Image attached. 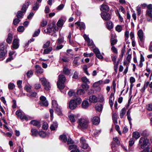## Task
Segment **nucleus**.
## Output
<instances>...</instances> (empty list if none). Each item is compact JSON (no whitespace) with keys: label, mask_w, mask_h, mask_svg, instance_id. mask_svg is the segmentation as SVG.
<instances>
[{"label":"nucleus","mask_w":152,"mask_h":152,"mask_svg":"<svg viewBox=\"0 0 152 152\" xmlns=\"http://www.w3.org/2000/svg\"><path fill=\"white\" fill-rule=\"evenodd\" d=\"M66 80V77L63 75H60L59 76V80L57 82L58 88L60 89L64 88V83Z\"/></svg>","instance_id":"f257e3e1"},{"label":"nucleus","mask_w":152,"mask_h":152,"mask_svg":"<svg viewBox=\"0 0 152 152\" xmlns=\"http://www.w3.org/2000/svg\"><path fill=\"white\" fill-rule=\"evenodd\" d=\"M40 81L46 90H48L50 89V84L45 78L42 77L40 78Z\"/></svg>","instance_id":"f03ea898"},{"label":"nucleus","mask_w":152,"mask_h":152,"mask_svg":"<svg viewBox=\"0 0 152 152\" xmlns=\"http://www.w3.org/2000/svg\"><path fill=\"white\" fill-rule=\"evenodd\" d=\"M89 121L87 119H80L79 121V124L80 127L83 129L86 128L88 126Z\"/></svg>","instance_id":"7ed1b4c3"},{"label":"nucleus","mask_w":152,"mask_h":152,"mask_svg":"<svg viewBox=\"0 0 152 152\" xmlns=\"http://www.w3.org/2000/svg\"><path fill=\"white\" fill-rule=\"evenodd\" d=\"M149 141V140L147 138L141 137L139 140V144L141 146V148H143L148 144Z\"/></svg>","instance_id":"20e7f679"},{"label":"nucleus","mask_w":152,"mask_h":152,"mask_svg":"<svg viewBox=\"0 0 152 152\" xmlns=\"http://www.w3.org/2000/svg\"><path fill=\"white\" fill-rule=\"evenodd\" d=\"M39 104L41 106H47L48 105V103L46 98L44 96H42L40 97Z\"/></svg>","instance_id":"39448f33"},{"label":"nucleus","mask_w":152,"mask_h":152,"mask_svg":"<svg viewBox=\"0 0 152 152\" xmlns=\"http://www.w3.org/2000/svg\"><path fill=\"white\" fill-rule=\"evenodd\" d=\"M137 35L139 38V41L141 42H143L144 41L143 32L142 29L139 30L137 32Z\"/></svg>","instance_id":"423d86ee"},{"label":"nucleus","mask_w":152,"mask_h":152,"mask_svg":"<svg viewBox=\"0 0 152 152\" xmlns=\"http://www.w3.org/2000/svg\"><path fill=\"white\" fill-rule=\"evenodd\" d=\"M3 46L0 45V60H3L4 58L6 52L4 50Z\"/></svg>","instance_id":"0eeeda50"},{"label":"nucleus","mask_w":152,"mask_h":152,"mask_svg":"<svg viewBox=\"0 0 152 152\" xmlns=\"http://www.w3.org/2000/svg\"><path fill=\"white\" fill-rule=\"evenodd\" d=\"M52 106L55 110L59 113L61 112V108L58 106L57 102L55 100H53L52 102Z\"/></svg>","instance_id":"6e6552de"},{"label":"nucleus","mask_w":152,"mask_h":152,"mask_svg":"<svg viewBox=\"0 0 152 152\" xmlns=\"http://www.w3.org/2000/svg\"><path fill=\"white\" fill-rule=\"evenodd\" d=\"M102 18L104 20H108L111 18V15L109 13H102L101 14Z\"/></svg>","instance_id":"1a4fd4ad"},{"label":"nucleus","mask_w":152,"mask_h":152,"mask_svg":"<svg viewBox=\"0 0 152 152\" xmlns=\"http://www.w3.org/2000/svg\"><path fill=\"white\" fill-rule=\"evenodd\" d=\"M80 142L81 144V147L84 149H86L88 147L87 144L86 143L85 140L83 137L80 139Z\"/></svg>","instance_id":"9d476101"},{"label":"nucleus","mask_w":152,"mask_h":152,"mask_svg":"<svg viewBox=\"0 0 152 152\" xmlns=\"http://www.w3.org/2000/svg\"><path fill=\"white\" fill-rule=\"evenodd\" d=\"M69 106L70 108L73 110L75 109L77 106V104L75 102V100H72L70 101Z\"/></svg>","instance_id":"9b49d317"},{"label":"nucleus","mask_w":152,"mask_h":152,"mask_svg":"<svg viewBox=\"0 0 152 152\" xmlns=\"http://www.w3.org/2000/svg\"><path fill=\"white\" fill-rule=\"evenodd\" d=\"M148 86L149 87L151 88L150 91H151V93L152 91H151V90L152 89V82L150 83L149 82H147L145 83L144 86L143 88L141 89V91L142 92H143L144 91L145 88H147Z\"/></svg>","instance_id":"f8f14e48"},{"label":"nucleus","mask_w":152,"mask_h":152,"mask_svg":"<svg viewBox=\"0 0 152 152\" xmlns=\"http://www.w3.org/2000/svg\"><path fill=\"white\" fill-rule=\"evenodd\" d=\"M19 41L17 39H14L12 42V47L13 49H17L19 46Z\"/></svg>","instance_id":"ddd939ff"},{"label":"nucleus","mask_w":152,"mask_h":152,"mask_svg":"<svg viewBox=\"0 0 152 152\" xmlns=\"http://www.w3.org/2000/svg\"><path fill=\"white\" fill-rule=\"evenodd\" d=\"M135 142V140L134 138H132L130 139L129 141V147L128 148V151H133V149L130 147L132 146L134 144Z\"/></svg>","instance_id":"4468645a"},{"label":"nucleus","mask_w":152,"mask_h":152,"mask_svg":"<svg viewBox=\"0 0 152 152\" xmlns=\"http://www.w3.org/2000/svg\"><path fill=\"white\" fill-rule=\"evenodd\" d=\"M93 124L95 125H97L100 122V118L99 117L95 116L92 119Z\"/></svg>","instance_id":"2eb2a0df"},{"label":"nucleus","mask_w":152,"mask_h":152,"mask_svg":"<svg viewBox=\"0 0 152 152\" xmlns=\"http://www.w3.org/2000/svg\"><path fill=\"white\" fill-rule=\"evenodd\" d=\"M100 10L103 12H108L109 10V8L108 6L103 4L101 6Z\"/></svg>","instance_id":"dca6fc26"},{"label":"nucleus","mask_w":152,"mask_h":152,"mask_svg":"<svg viewBox=\"0 0 152 152\" xmlns=\"http://www.w3.org/2000/svg\"><path fill=\"white\" fill-rule=\"evenodd\" d=\"M90 101L91 102L95 103L97 102V97L95 95H92L90 96Z\"/></svg>","instance_id":"f3484780"},{"label":"nucleus","mask_w":152,"mask_h":152,"mask_svg":"<svg viewBox=\"0 0 152 152\" xmlns=\"http://www.w3.org/2000/svg\"><path fill=\"white\" fill-rule=\"evenodd\" d=\"M36 72L38 73L41 74L43 72V69L39 65H36L35 66Z\"/></svg>","instance_id":"a211bd4d"},{"label":"nucleus","mask_w":152,"mask_h":152,"mask_svg":"<svg viewBox=\"0 0 152 152\" xmlns=\"http://www.w3.org/2000/svg\"><path fill=\"white\" fill-rule=\"evenodd\" d=\"M82 106L83 108L86 109L89 106V104L88 100H84L82 102Z\"/></svg>","instance_id":"6ab92c4d"},{"label":"nucleus","mask_w":152,"mask_h":152,"mask_svg":"<svg viewBox=\"0 0 152 152\" xmlns=\"http://www.w3.org/2000/svg\"><path fill=\"white\" fill-rule=\"evenodd\" d=\"M108 21L106 22V26L108 29L110 30L113 28V23L112 22L110 21Z\"/></svg>","instance_id":"aec40b11"},{"label":"nucleus","mask_w":152,"mask_h":152,"mask_svg":"<svg viewBox=\"0 0 152 152\" xmlns=\"http://www.w3.org/2000/svg\"><path fill=\"white\" fill-rule=\"evenodd\" d=\"M95 108L96 110L101 111L102 110L103 106L101 104H97L95 105Z\"/></svg>","instance_id":"412c9836"},{"label":"nucleus","mask_w":152,"mask_h":152,"mask_svg":"<svg viewBox=\"0 0 152 152\" xmlns=\"http://www.w3.org/2000/svg\"><path fill=\"white\" fill-rule=\"evenodd\" d=\"M140 136V133L137 132H133L132 133L133 138H134L136 140Z\"/></svg>","instance_id":"4be33fe9"},{"label":"nucleus","mask_w":152,"mask_h":152,"mask_svg":"<svg viewBox=\"0 0 152 152\" xmlns=\"http://www.w3.org/2000/svg\"><path fill=\"white\" fill-rule=\"evenodd\" d=\"M30 123L34 126H37L39 127L41 126L39 123L36 120H32L30 122Z\"/></svg>","instance_id":"5701e85b"},{"label":"nucleus","mask_w":152,"mask_h":152,"mask_svg":"<svg viewBox=\"0 0 152 152\" xmlns=\"http://www.w3.org/2000/svg\"><path fill=\"white\" fill-rule=\"evenodd\" d=\"M75 24H77L80 26V30L82 29H84L85 28V25L84 23H80L78 22H77L75 23Z\"/></svg>","instance_id":"b1692460"},{"label":"nucleus","mask_w":152,"mask_h":152,"mask_svg":"<svg viewBox=\"0 0 152 152\" xmlns=\"http://www.w3.org/2000/svg\"><path fill=\"white\" fill-rule=\"evenodd\" d=\"M69 118L71 121L72 122H75L77 119L76 116L72 114L69 115Z\"/></svg>","instance_id":"393cba45"},{"label":"nucleus","mask_w":152,"mask_h":152,"mask_svg":"<svg viewBox=\"0 0 152 152\" xmlns=\"http://www.w3.org/2000/svg\"><path fill=\"white\" fill-rule=\"evenodd\" d=\"M69 59L68 58L65 56L60 57V61H62L64 62H67L69 61Z\"/></svg>","instance_id":"a878e982"},{"label":"nucleus","mask_w":152,"mask_h":152,"mask_svg":"<svg viewBox=\"0 0 152 152\" xmlns=\"http://www.w3.org/2000/svg\"><path fill=\"white\" fill-rule=\"evenodd\" d=\"M12 39V35L11 34L9 33L7 39V42L9 44H10Z\"/></svg>","instance_id":"bb28decb"},{"label":"nucleus","mask_w":152,"mask_h":152,"mask_svg":"<svg viewBox=\"0 0 152 152\" xmlns=\"http://www.w3.org/2000/svg\"><path fill=\"white\" fill-rule=\"evenodd\" d=\"M58 124L57 123H54L50 126V129L52 131L55 130L58 127Z\"/></svg>","instance_id":"cd10ccee"},{"label":"nucleus","mask_w":152,"mask_h":152,"mask_svg":"<svg viewBox=\"0 0 152 152\" xmlns=\"http://www.w3.org/2000/svg\"><path fill=\"white\" fill-rule=\"evenodd\" d=\"M102 81L100 80L98 82H95L93 85V86L94 88H96L97 87H100V85L102 83Z\"/></svg>","instance_id":"c85d7f7f"},{"label":"nucleus","mask_w":152,"mask_h":152,"mask_svg":"<svg viewBox=\"0 0 152 152\" xmlns=\"http://www.w3.org/2000/svg\"><path fill=\"white\" fill-rule=\"evenodd\" d=\"M51 25L53 28V31L55 33L56 31H58V28L56 26L54 23H52L51 24Z\"/></svg>","instance_id":"c756f323"},{"label":"nucleus","mask_w":152,"mask_h":152,"mask_svg":"<svg viewBox=\"0 0 152 152\" xmlns=\"http://www.w3.org/2000/svg\"><path fill=\"white\" fill-rule=\"evenodd\" d=\"M111 38L110 40L111 45L113 46L114 45L116 44L117 40L115 39H114L113 37V35H111Z\"/></svg>","instance_id":"7c9ffc66"},{"label":"nucleus","mask_w":152,"mask_h":152,"mask_svg":"<svg viewBox=\"0 0 152 152\" xmlns=\"http://www.w3.org/2000/svg\"><path fill=\"white\" fill-rule=\"evenodd\" d=\"M126 109L125 108H123L121 110L120 113V117L121 118L124 117V115L126 113Z\"/></svg>","instance_id":"2f4dec72"},{"label":"nucleus","mask_w":152,"mask_h":152,"mask_svg":"<svg viewBox=\"0 0 152 152\" xmlns=\"http://www.w3.org/2000/svg\"><path fill=\"white\" fill-rule=\"evenodd\" d=\"M30 3L29 2H28L27 3H26V4H24L22 6V10L23 12H25L26 10V8L29 5Z\"/></svg>","instance_id":"473e14b6"},{"label":"nucleus","mask_w":152,"mask_h":152,"mask_svg":"<svg viewBox=\"0 0 152 152\" xmlns=\"http://www.w3.org/2000/svg\"><path fill=\"white\" fill-rule=\"evenodd\" d=\"M112 118L114 123L115 124H117V115L116 113H114L113 114Z\"/></svg>","instance_id":"72a5a7b5"},{"label":"nucleus","mask_w":152,"mask_h":152,"mask_svg":"<svg viewBox=\"0 0 152 152\" xmlns=\"http://www.w3.org/2000/svg\"><path fill=\"white\" fill-rule=\"evenodd\" d=\"M87 83H83L81 85V87L84 91H87L89 88V86L87 84Z\"/></svg>","instance_id":"f704fd0d"},{"label":"nucleus","mask_w":152,"mask_h":152,"mask_svg":"<svg viewBox=\"0 0 152 152\" xmlns=\"http://www.w3.org/2000/svg\"><path fill=\"white\" fill-rule=\"evenodd\" d=\"M63 72L64 74L68 75L70 74V71L68 67L65 66L64 68Z\"/></svg>","instance_id":"c9c22d12"},{"label":"nucleus","mask_w":152,"mask_h":152,"mask_svg":"<svg viewBox=\"0 0 152 152\" xmlns=\"http://www.w3.org/2000/svg\"><path fill=\"white\" fill-rule=\"evenodd\" d=\"M52 50V47H50L48 48L45 49L43 51L44 54H48Z\"/></svg>","instance_id":"e433bc0d"},{"label":"nucleus","mask_w":152,"mask_h":152,"mask_svg":"<svg viewBox=\"0 0 152 152\" xmlns=\"http://www.w3.org/2000/svg\"><path fill=\"white\" fill-rule=\"evenodd\" d=\"M60 140H62L64 142H66L67 141V138L65 135L63 134L60 135L59 137Z\"/></svg>","instance_id":"4c0bfd02"},{"label":"nucleus","mask_w":152,"mask_h":152,"mask_svg":"<svg viewBox=\"0 0 152 152\" xmlns=\"http://www.w3.org/2000/svg\"><path fill=\"white\" fill-rule=\"evenodd\" d=\"M77 93L78 95H83L85 93V91L82 89H79L77 90Z\"/></svg>","instance_id":"58836bf2"},{"label":"nucleus","mask_w":152,"mask_h":152,"mask_svg":"<svg viewBox=\"0 0 152 152\" xmlns=\"http://www.w3.org/2000/svg\"><path fill=\"white\" fill-rule=\"evenodd\" d=\"M31 86L30 85H26L24 87V89L27 92H30L31 91Z\"/></svg>","instance_id":"ea45409f"},{"label":"nucleus","mask_w":152,"mask_h":152,"mask_svg":"<svg viewBox=\"0 0 152 152\" xmlns=\"http://www.w3.org/2000/svg\"><path fill=\"white\" fill-rule=\"evenodd\" d=\"M20 118L22 120H25L26 121L28 120V118L24 113H23L20 116Z\"/></svg>","instance_id":"a19ab883"},{"label":"nucleus","mask_w":152,"mask_h":152,"mask_svg":"<svg viewBox=\"0 0 152 152\" xmlns=\"http://www.w3.org/2000/svg\"><path fill=\"white\" fill-rule=\"evenodd\" d=\"M15 86L13 83H10L8 84V87L9 89H13L15 88Z\"/></svg>","instance_id":"79ce46f5"},{"label":"nucleus","mask_w":152,"mask_h":152,"mask_svg":"<svg viewBox=\"0 0 152 152\" xmlns=\"http://www.w3.org/2000/svg\"><path fill=\"white\" fill-rule=\"evenodd\" d=\"M39 136L42 137H45L46 136V134L44 131H40L39 132Z\"/></svg>","instance_id":"37998d69"},{"label":"nucleus","mask_w":152,"mask_h":152,"mask_svg":"<svg viewBox=\"0 0 152 152\" xmlns=\"http://www.w3.org/2000/svg\"><path fill=\"white\" fill-rule=\"evenodd\" d=\"M63 20L62 19H60L58 21L57 24V26L59 27H62L63 25Z\"/></svg>","instance_id":"c03bdc74"},{"label":"nucleus","mask_w":152,"mask_h":152,"mask_svg":"<svg viewBox=\"0 0 152 152\" xmlns=\"http://www.w3.org/2000/svg\"><path fill=\"white\" fill-rule=\"evenodd\" d=\"M75 101V102L76 103L77 105L80 104L82 102L81 99L79 97L76 98V99H74Z\"/></svg>","instance_id":"a18cd8bd"},{"label":"nucleus","mask_w":152,"mask_h":152,"mask_svg":"<svg viewBox=\"0 0 152 152\" xmlns=\"http://www.w3.org/2000/svg\"><path fill=\"white\" fill-rule=\"evenodd\" d=\"M45 31L49 34H50L52 31H53V28L51 24L50 25L49 27L47 28L46 31L45 30Z\"/></svg>","instance_id":"49530a36"},{"label":"nucleus","mask_w":152,"mask_h":152,"mask_svg":"<svg viewBox=\"0 0 152 152\" xmlns=\"http://www.w3.org/2000/svg\"><path fill=\"white\" fill-rule=\"evenodd\" d=\"M130 52V50H128L127 53V57L126 59L127 60L129 61H130V59L131 58V54H129Z\"/></svg>","instance_id":"de8ad7c7"},{"label":"nucleus","mask_w":152,"mask_h":152,"mask_svg":"<svg viewBox=\"0 0 152 152\" xmlns=\"http://www.w3.org/2000/svg\"><path fill=\"white\" fill-rule=\"evenodd\" d=\"M122 26L120 25H118L115 28L116 30L118 32H120L122 30Z\"/></svg>","instance_id":"09e8293b"},{"label":"nucleus","mask_w":152,"mask_h":152,"mask_svg":"<svg viewBox=\"0 0 152 152\" xmlns=\"http://www.w3.org/2000/svg\"><path fill=\"white\" fill-rule=\"evenodd\" d=\"M136 10L137 11V15H140L141 12V7L139 6H138L136 7Z\"/></svg>","instance_id":"8fccbe9b"},{"label":"nucleus","mask_w":152,"mask_h":152,"mask_svg":"<svg viewBox=\"0 0 152 152\" xmlns=\"http://www.w3.org/2000/svg\"><path fill=\"white\" fill-rule=\"evenodd\" d=\"M32 135L34 136H35L37 135L38 134V132L35 129H32L31 130Z\"/></svg>","instance_id":"3c124183"},{"label":"nucleus","mask_w":152,"mask_h":152,"mask_svg":"<svg viewBox=\"0 0 152 152\" xmlns=\"http://www.w3.org/2000/svg\"><path fill=\"white\" fill-rule=\"evenodd\" d=\"M82 80L85 83H89V81L88 79L85 77H83L82 78Z\"/></svg>","instance_id":"603ef678"},{"label":"nucleus","mask_w":152,"mask_h":152,"mask_svg":"<svg viewBox=\"0 0 152 152\" xmlns=\"http://www.w3.org/2000/svg\"><path fill=\"white\" fill-rule=\"evenodd\" d=\"M40 29H38L37 31H35L33 35V37H36L40 33Z\"/></svg>","instance_id":"864d4df0"},{"label":"nucleus","mask_w":152,"mask_h":152,"mask_svg":"<svg viewBox=\"0 0 152 152\" xmlns=\"http://www.w3.org/2000/svg\"><path fill=\"white\" fill-rule=\"evenodd\" d=\"M146 15L152 18V11H146Z\"/></svg>","instance_id":"5fc2aeb1"},{"label":"nucleus","mask_w":152,"mask_h":152,"mask_svg":"<svg viewBox=\"0 0 152 152\" xmlns=\"http://www.w3.org/2000/svg\"><path fill=\"white\" fill-rule=\"evenodd\" d=\"M24 30V27L22 26H19L17 28L18 31L20 32H23Z\"/></svg>","instance_id":"6e6d98bb"},{"label":"nucleus","mask_w":152,"mask_h":152,"mask_svg":"<svg viewBox=\"0 0 152 152\" xmlns=\"http://www.w3.org/2000/svg\"><path fill=\"white\" fill-rule=\"evenodd\" d=\"M96 55V57L99 59H102L103 58V57L101 55L100 52L97 53Z\"/></svg>","instance_id":"4d7b16f0"},{"label":"nucleus","mask_w":152,"mask_h":152,"mask_svg":"<svg viewBox=\"0 0 152 152\" xmlns=\"http://www.w3.org/2000/svg\"><path fill=\"white\" fill-rule=\"evenodd\" d=\"M87 69H88V67L86 65H85L84 66L83 68V70L84 71V72L86 73V74L87 75H89V74L88 72L87 71Z\"/></svg>","instance_id":"13d9d810"},{"label":"nucleus","mask_w":152,"mask_h":152,"mask_svg":"<svg viewBox=\"0 0 152 152\" xmlns=\"http://www.w3.org/2000/svg\"><path fill=\"white\" fill-rule=\"evenodd\" d=\"M33 75V72L31 71H28L26 73V75L28 77H31Z\"/></svg>","instance_id":"bf43d9fd"},{"label":"nucleus","mask_w":152,"mask_h":152,"mask_svg":"<svg viewBox=\"0 0 152 152\" xmlns=\"http://www.w3.org/2000/svg\"><path fill=\"white\" fill-rule=\"evenodd\" d=\"M47 24V21L46 20H42L40 26L42 27L45 26Z\"/></svg>","instance_id":"052dcab7"},{"label":"nucleus","mask_w":152,"mask_h":152,"mask_svg":"<svg viewBox=\"0 0 152 152\" xmlns=\"http://www.w3.org/2000/svg\"><path fill=\"white\" fill-rule=\"evenodd\" d=\"M50 42L49 41H48L43 45V48H45L48 47L50 44Z\"/></svg>","instance_id":"680f3d73"},{"label":"nucleus","mask_w":152,"mask_h":152,"mask_svg":"<svg viewBox=\"0 0 152 152\" xmlns=\"http://www.w3.org/2000/svg\"><path fill=\"white\" fill-rule=\"evenodd\" d=\"M119 11H120L122 12L124 14H125L126 13V11L124 9V7L122 6H120L119 7Z\"/></svg>","instance_id":"e2e57ef3"},{"label":"nucleus","mask_w":152,"mask_h":152,"mask_svg":"<svg viewBox=\"0 0 152 152\" xmlns=\"http://www.w3.org/2000/svg\"><path fill=\"white\" fill-rule=\"evenodd\" d=\"M39 7V4H38L37 2L34 4L33 7V10H37Z\"/></svg>","instance_id":"0e129e2a"},{"label":"nucleus","mask_w":152,"mask_h":152,"mask_svg":"<svg viewBox=\"0 0 152 152\" xmlns=\"http://www.w3.org/2000/svg\"><path fill=\"white\" fill-rule=\"evenodd\" d=\"M42 128L45 130L47 129L48 128V124L47 123H44L42 126Z\"/></svg>","instance_id":"69168bd1"},{"label":"nucleus","mask_w":152,"mask_h":152,"mask_svg":"<svg viewBox=\"0 0 152 152\" xmlns=\"http://www.w3.org/2000/svg\"><path fill=\"white\" fill-rule=\"evenodd\" d=\"M23 13L21 11H18L17 15V17L18 18H21L22 16Z\"/></svg>","instance_id":"338daca9"},{"label":"nucleus","mask_w":152,"mask_h":152,"mask_svg":"<svg viewBox=\"0 0 152 152\" xmlns=\"http://www.w3.org/2000/svg\"><path fill=\"white\" fill-rule=\"evenodd\" d=\"M147 109L149 110H152V103L150 104L147 106Z\"/></svg>","instance_id":"774afa93"}]
</instances>
